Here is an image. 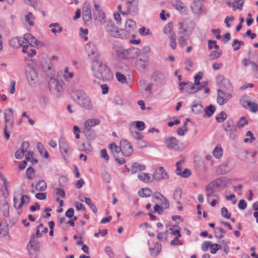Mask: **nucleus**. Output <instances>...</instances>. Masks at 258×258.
<instances>
[{
	"mask_svg": "<svg viewBox=\"0 0 258 258\" xmlns=\"http://www.w3.org/2000/svg\"><path fill=\"white\" fill-rule=\"evenodd\" d=\"M92 71L94 76L103 81H109L113 78L110 69L102 61L95 59L92 61Z\"/></svg>",
	"mask_w": 258,
	"mask_h": 258,
	"instance_id": "f257e3e1",
	"label": "nucleus"
},
{
	"mask_svg": "<svg viewBox=\"0 0 258 258\" xmlns=\"http://www.w3.org/2000/svg\"><path fill=\"white\" fill-rule=\"evenodd\" d=\"M179 30L177 32V40L180 46L184 47L186 41L192 34L194 28L189 26L186 23L179 22L178 23Z\"/></svg>",
	"mask_w": 258,
	"mask_h": 258,
	"instance_id": "f03ea898",
	"label": "nucleus"
},
{
	"mask_svg": "<svg viewBox=\"0 0 258 258\" xmlns=\"http://www.w3.org/2000/svg\"><path fill=\"white\" fill-rule=\"evenodd\" d=\"M71 96L74 100L82 107L86 109H91L92 108V103L90 98L82 90L73 91L71 93Z\"/></svg>",
	"mask_w": 258,
	"mask_h": 258,
	"instance_id": "7ed1b4c3",
	"label": "nucleus"
},
{
	"mask_svg": "<svg viewBox=\"0 0 258 258\" xmlns=\"http://www.w3.org/2000/svg\"><path fill=\"white\" fill-rule=\"evenodd\" d=\"M108 34L112 37L121 39L126 38L127 32L123 29L118 30V28L112 22H108L105 27Z\"/></svg>",
	"mask_w": 258,
	"mask_h": 258,
	"instance_id": "20e7f679",
	"label": "nucleus"
},
{
	"mask_svg": "<svg viewBox=\"0 0 258 258\" xmlns=\"http://www.w3.org/2000/svg\"><path fill=\"white\" fill-rule=\"evenodd\" d=\"M39 242L35 239L34 234L31 236L30 240L27 244L29 255L32 257H36V252L39 250Z\"/></svg>",
	"mask_w": 258,
	"mask_h": 258,
	"instance_id": "39448f33",
	"label": "nucleus"
},
{
	"mask_svg": "<svg viewBox=\"0 0 258 258\" xmlns=\"http://www.w3.org/2000/svg\"><path fill=\"white\" fill-rule=\"evenodd\" d=\"M164 143L169 149L179 151L182 149V144L174 137H169L165 139Z\"/></svg>",
	"mask_w": 258,
	"mask_h": 258,
	"instance_id": "423d86ee",
	"label": "nucleus"
},
{
	"mask_svg": "<svg viewBox=\"0 0 258 258\" xmlns=\"http://www.w3.org/2000/svg\"><path fill=\"white\" fill-rule=\"evenodd\" d=\"M47 69L49 71V73H48L47 70H44L45 74L48 76H50V80L48 83V87L49 88V90H56L58 87V81L56 79L53 78L54 76V73L53 69L51 68L50 66H48Z\"/></svg>",
	"mask_w": 258,
	"mask_h": 258,
	"instance_id": "0eeeda50",
	"label": "nucleus"
},
{
	"mask_svg": "<svg viewBox=\"0 0 258 258\" xmlns=\"http://www.w3.org/2000/svg\"><path fill=\"white\" fill-rule=\"evenodd\" d=\"M82 10V17L84 23L87 25L90 24L92 22L91 10L88 3L84 4Z\"/></svg>",
	"mask_w": 258,
	"mask_h": 258,
	"instance_id": "6e6552de",
	"label": "nucleus"
},
{
	"mask_svg": "<svg viewBox=\"0 0 258 258\" xmlns=\"http://www.w3.org/2000/svg\"><path fill=\"white\" fill-rule=\"evenodd\" d=\"M224 129L230 138L233 140L237 139L236 128L233 124L232 121L228 120L226 123Z\"/></svg>",
	"mask_w": 258,
	"mask_h": 258,
	"instance_id": "1a4fd4ad",
	"label": "nucleus"
},
{
	"mask_svg": "<svg viewBox=\"0 0 258 258\" xmlns=\"http://www.w3.org/2000/svg\"><path fill=\"white\" fill-rule=\"evenodd\" d=\"M4 117L5 125L9 126V128L12 129L14 122L13 110L12 108L5 109L4 111Z\"/></svg>",
	"mask_w": 258,
	"mask_h": 258,
	"instance_id": "9d476101",
	"label": "nucleus"
},
{
	"mask_svg": "<svg viewBox=\"0 0 258 258\" xmlns=\"http://www.w3.org/2000/svg\"><path fill=\"white\" fill-rule=\"evenodd\" d=\"M122 154L126 157L130 156L133 152V148L130 143L126 140H122L120 142Z\"/></svg>",
	"mask_w": 258,
	"mask_h": 258,
	"instance_id": "9b49d317",
	"label": "nucleus"
},
{
	"mask_svg": "<svg viewBox=\"0 0 258 258\" xmlns=\"http://www.w3.org/2000/svg\"><path fill=\"white\" fill-rule=\"evenodd\" d=\"M232 97L231 93H226L222 90H218L217 102L220 105L227 103Z\"/></svg>",
	"mask_w": 258,
	"mask_h": 258,
	"instance_id": "f8f14e48",
	"label": "nucleus"
},
{
	"mask_svg": "<svg viewBox=\"0 0 258 258\" xmlns=\"http://www.w3.org/2000/svg\"><path fill=\"white\" fill-rule=\"evenodd\" d=\"M59 146L63 158L67 160L69 157V145L64 137H60L59 141Z\"/></svg>",
	"mask_w": 258,
	"mask_h": 258,
	"instance_id": "ddd939ff",
	"label": "nucleus"
},
{
	"mask_svg": "<svg viewBox=\"0 0 258 258\" xmlns=\"http://www.w3.org/2000/svg\"><path fill=\"white\" fill-rule=\"evenodd\" d=\"M216 80L217 85L220 87L229 89L232 88V85L230 81L222 75L218 76L216 78Z\"/></svg>",
	"mask_w": 258,
	"mask_h": 258,
	"instance_id": "4468645a",
	"label": "nucleus"
},
{
	"mask_svg": "<svg viewBox=\"0 0 258 258\" xmlns=\"http://www.w3.org/2000/svg\"><path fill=\"white\" fill-rule=\"evenodd\" d=\"M151 78L157 85H163L165 83V75L159 71L154 72L151 75Z\"/></svg>",
	"mask_w": 258,
	"mask_h": 258,
	"instance_id": "2eb2a0df",
	"label": "nucleus"
},
{
	"mask_svg": "<svg viewBox=\"0 0 258 258\" xmlns=\"http://www.w3.org/2000/svg\"><path fill=\"white\" fill-rule=\"evenodd\" d=\"M85 50L89 56L97 58L98 56L97 49L94 43H89L85 46Z\"/></svg>",
	"mask_w": 258,
	"mask_h": 258,
	"instance_id": "dca6fc26",
	"label": "nucleus"
},
{
	"mask_svg": "<svg viewBox=\"0 0 258 258\" xmlns=\"http://www.w3.org/2000/svg\"><path fill=\"white\" fill-rule=\"evenodd\" d=\"M167 172L163 167H159L155 172L153 178L156 180H160L162 179H166L168 178Z\"/></svg>",
	"mask_w": 258,
	"mask_h": 258,
	"instance_id": "f3484780",
	"label": "nucleus"
},
{
	"mask_svg": "<svg viewBox=\"0 0 258 258\" xmlns=\"http://www.w3.org/2000/svg\"><path fill=\"white\" fill-rule=\"evenodd\" d=\"M140 49L137 47H131L126 49V59L135 58L140 54Z\"/></svg>",
	"mask_w": 258,
	"mask_h": 258,
	"instance_id": "a211bd4d",
	"label": "nucleus"
},
{
	"mask_svg": "<svg viewBox=\"0 0 258 258\" xmlns=\"http://www.w3.org/2000/svg\"><path fill=\"white\" fill-rule=\"evenodd\" d=\"M138 1H134L130 4H126V7L128 13L133 15H136L138 11Z\"/></svg>",
	"mask_w": 258,
	"mask_h": 258,
	"instance_id": "6ab92c4d",
	"label": "nucleus"
},
{
	"mask_svg": "<svg viewBox=\"0 0 258 258\" xmlns=\"http://www.w3.org/2000/svg\"><path fill=\"white\" fill-rule=\"evenodd\" d=\"M215 188H216V187L215 186V185H214V184H213L212 182H211L206 186V197L208 201L209 200V198L211 196H214L216 198H218V196L217 195L214 194V192H215Z\"/></svg>",
	"mask_w": 258,
	"mask_h": 258,
	"instance_id": "aec40b11",
	"label": "nucleus"
},
{
	"mask_svg": "<svg viewBox=\"0 0 258 258\" xmlns=\"http://www.w3.org/2000/svg\"><path fill=\"white\" fill-rule=\"evenodd\" d=\"M213 184L215 185L217 189L222 186H226L228 183V180L225 177H220L212 181Z\"/></svg>",
	"mask_w": 258,
	"mask_h": 258,
	"instance_id": "412c9836",
	"label": "nucleus"
},
{
	"mask_svg": "<svg viewBox=\"0 0 258 258\" xmlns=\"http://www.w3.org/2000/svg\"><path fill=\"white\" fill-rule=\"evenodd\" d=\"M24 39L31 46H37V39L30 33H26L24 35Z\"/></svg>",
	"mask_w": 258,
	"mask_h": 258,
	"instance_id": "4be33fe9",
	"label": "nucleus"
},
{
	"mask_svg": "<svg viewBox=\"0 0 258 258\" xmlns=\"http://www.w3.org/2000/svg\"><path fill=\"white\" fill-rule=\"evenodd\" d=\"M202 3L201 0L193 2L190 6L191 9L194 13H199L202 8Z\"/></svg>",
	"mask_w": 258,
	"mask_h": 258,
	"instance_id": "5701e85b",
	"label": "nucleus"
},
{
	"mask_svg": "<svg viewBox=\"0 0 258 258\" xmlns=\"http://www.w3.org/2000/svg\"><path fill=\"white\" fill-rule=\"evenodd\" d=\"M145 168L146 167L145 165L140 164L138 162H135L132 164L131 168V173L132 174H135L139 171L144 170Z\"/></svg>",
	"mask_w": 258,
	"mask_h": 258,
	"instance_id": "b1692460",
	"label": "nucleus"
},
{
	"mask_svg": "<svg viewBox=\"0 0 258 258\" xmlns=\"http://www.w3.org/2000/svg\"><path fill=\"white\" fill-rule=\"evenodd\" d=\"M100 121L97 118L88 119L85 122V128L91 129L92 127L100 123Z\"/></svg>",
	"mask_w": 258,
	"mask_h": 258,
	"instance_id": "393cba45",
	"label": "nucleus"
},
{
	"mask_svg": "<svg viewBox=\"0 0 258 258\" xmlns=\"http://www.w3.org/2000/svg\"><path fill=\"white\" fill-rule=\"evenodd\" d=\"M196 85H195V83L193 84L192 82H189L188 85L185 88V92L189 94H194L200 90L201 88H198Z\"/></svg>",
	"mask_w": 258,
	"mask_h": 258,
	"instance_id": "a878e982",
	"label": "nucleus"
},
{
	"mask_svg": "<svg viewBox=\"0 0 258 258\" xmlns=\"http://www.w3.org/2000/svg\"><path fill=\"white\" fill-rule=\"evenodd\" d=\"M216 110L215 107L211 104L205 109V113L203 115L204 117H210Z\"/></svg>",
	"mask_w": 258,
	"mask_h": 258,
	"instance_id": "bb28decb",
	"label": "nucleus"
},
{
	"mask_svg": "<svg viewBox=\"0 0 258 258\" xmlns=\"http://www.w3.org/2000/svg\"><path fill=\"white\" fill-rule=\"evenodd\" d=\"M162 246L161 244L157 243L155 244L154 247L150 248V254L152 256L157 255L161 250Z\"/></svg>",
	"mask_w": 258,
	"mask_h": 258,
	"instance_id": "cd10ccee",
	"label": "nucleus"
},
{
	"mask_svg": "<svg viewBox=\"0 0 258 258\" xmlns=\"http://www.w3.org/2000/svg\"><path fill=\"white\" fill-rule=\"evenodd\" d=\"M174 7L181 13H186L187 11V7L180 1H176Z\"/></svg>",
	"mask_w": 258,
	"mask_h": 258,
	"instance_id": "c85d7f7f",
	"label": "nucleus"
},
{
	"mask_svg": "<svg viewBox=\"0 0 258 258\" xmlns=\"http://www.w3.org/2000/svg\"><path fill=\"white\" fill-rule=\"evenodd\" d=\"M83 133L86 138L89 140H93L95 137V133L92 129L85 128Z\"/></svg>",
	"mask_w": 258,
	"mask_h": 258,
	"instance_id": "c756f323",
	"label": "nucleus"
},
{
	"mask_svg": "<svg viewBox=\"0 0 258 258\" xmlns=\"http://www.w3.org/2000/svg\"><path fill=\"white\" fill-rule=\"evenodd\" d=\"M152 194V191L149 188H144L140 189L138 194L141 197H149Z\"/></svg>",
	"mask_w": 258,
	"mask_h": 258,
	"instance_id": "7c9ffc66",
	"label": "nucleus"
},
{
	"mask_svg": "<svg viewBox=\"0 0 258 258\" xmlns=\"http://www.w3.org/2000/svg\"><path fill=\"white\" fill-rule=\"evenodd\" d=\"M21 37H14L10 40V45L14 48H19L21 46Z\"/></svg>",
	"mask_w": 258,
	"mask_h": 258,
	"instance_id": "2f4dec72",
	"label": "nucleus"
},
{
	"mask_svg": "<svg viewBox=\"0 0 258 258\" xmlns=\"http://www.w3.org/2000/svg\"><path fill=\"white\" fill-rule=\"evenodd\" d=\"M115 52L118 57L122 59H126V49L122 47H118Z\"/></svg>",
	"mask_w": 258,
	"mask_h": 258,
	"instance_id": "473e14b6",
	"label": "nucleus"
},
{
	"mask_svg": "<svg viewBox=\"0 0 258 258\" xmlns=\"http://www.w3.org/2000/svg\"><path fill=\"white\" fill-rule=\"evenodd\" d=\"M109 149L111 150L113 156H114V154L118 155V154L121 151V146H118L114 143H112L109 145Z\"/></svg>",
	"mask_w": 258,
	"mask_h": 258,
	"instance_id": "72a5a7b5",
	"label": "nucleus"
},
{
	"mask_svg": "<svg viewBox=\"0 0 258 258\" xmlns=\"http://www.w3.org/2000/svg\"><path fill=\"white\" fill-rule=\"evenodd\" d=\"M30 198L27 195H23L21 198L20 204L18 206L17 209H22L23 205L30 202Z\"/></svg>",
	"mask_w": 258,
	"mask_h": 258,
	"instance_id": "f704fd0d",
	"label": "nucleus"
},
{
	"mask_svg": "<svg viewBox=\"0 0 258 258\" xmlns=\"http://www.w3.org/2000/svg\"><path fill=\"white\" fill-rule=\"evenodd\" d=\"M47 187L46 182L43 180H40L38 181L36 185V188L37 190L40 191H44Z\"/></svg>",
	"mask_w": 258,
	"mask_h": 258,
	"instance_id": "c9c22d12",
	"label": "nucleus"
},
{
	"mask_svg": "<svg viewBox=\"0 0 258 258\" xmlns=\"http://www.w3.org/2000/svg\"><path fill=\"white\" fill-rule=\"evenodd\" d=\"M240 102L241 105L244 108H248V106H249L250 104V100L249 99V97L246 95H244L242 96L240 98Z\"/></svg>",
	"mask_w": 258,
	"mask_h": 258,
	"instance_id": "e433bc0d",
	"label": "nucleus"
},
{
	"mask_svg": "<svg viewBox=\"0 0 258 258\" xmlns=\"http://www.w3.org/2000/svg\"><path fill=\"white\" fill-rule=\"evenodd\" d=\"M138 178L142 181L145 182H149L151 181V177L149 173H141L138 176Z\"/></svg>",
	"mask_w": 258,
	"mask_h": 258,
	"instance_id": "4c0bfd02",
	"label": "nucleus"
},
{
	"mask_svg": "<svg viewBox=\"0 0 258 258\" xmlns=\"http://www.w3.org/2000/svg\"><path fill=\"white\" fill-rule=\"evenodd\" d=\"M243 0H235L233 2V10L235 11L236 9L241 10L243 5Z\"/></svg>",
	"mask_w": 258,
	"mask_h": 258,
	"instance_id": "58836bf2",
	"label": "nucleus"
},
{
	"mask_svg": "<svg viewBox=\"0 0 258 258\" xmlns=\"http://www.w3.org/2000/svg\"><path fill=\"white\" fill-rule=\"evenodd\" d=\"M9 208L10 207L8 203H5L2 205L1 210L5 217H8L10 215Z\"/></svg>",
	"mask_w": 258,
	"mask_h": 258,
	"instance_id": "ea45409f",
	"label": "nucleus"
},
{
	"mask_svg": "<svg viewBox=\"0 0 258 258\" xmlns=\"http://www.w3.org/2000/svg\"><path fill=\"white\" fill-rule=\"evenodd\" d=\"M84 201L87 205H88L90 206V208L91 209V210L94 213H96L97 212V208L96 207V205L92 203L90 198L85 197Z\"/></svg>",
	"mask_w": 258,
	"mask_h": 258,
	"instance_id": "a19ab883",
	"label": "nucleus"
},
{
	"mask_svg": "<svg viewBox=\"0 0 258 258\" xmlns=\"http://www.w3.org/2000/svg\"><path fill=\"white\" fill-rule=\"evenodd\" d=\"M191 109L195 113L197 114H200L203 112V106L200 104H196L192 106Z\"/></svg>",
	"mask_w": 258,
	"mask_h": 258,
	"instance_id": "79ce46f5",
	"label": "nucleus"
},
{
	"mask_svg": "<svg viewBox=\"0 0 258 258\" xmlns=\"http://www.w3.org/2000/svg\"><path fill=\"white\" fill-rule=\"evenodd\" d=\"M169 230L171 231V234L175 235V237H180L181 235L179 233L180 227L177 225H174L169 228Z\"/></svg>",
	"mask_w": 258,
	"mask_h": 258,
	"instance_id": "37998d69",
	"label": "nucleus"
},
{
	"mask_svg": "<svg viewBox=\"0 0 258 258\" xmlns=\"http://www.w3.org/2000/svg\"><path fill=\"white\" fill-rule=\"evenodd\" d=\"M34 19L35 17L31 12L28 13V14L25 16L26 21L28 22L29 25L31 26H32L34 25V22L33 21V20Z\"/></svg>",
	"mask_w": 258,
	"mask_h": 258,
	"instance_id": "c03bdc74",
	"label": "nucleus"
},
{
	"mask_svg": "<svg viewBox=\"0 0 258 258\" xmlns=\"http://www.w3.org/2000/svg\"><path fill=\"white\" fill-rule=\"evenodd\" d=\"M244 45V42L239 41L238 39H234L232 42V46L233 47V50L236 51L240 48L241 45Z\"/></svg>",
	"mask_w": 258,
	"mask_h": 258,
	"instance_id": "a18cd8bd",
	"label": "nucleus"
},
{
	"mask_svg": "<svg viewBox=\"0 0 258 258\" xmlns=\"http://www.w3.org/2000/svg\"><path fill=\"white\" fill-rule=\"evenodd\" d=\"M213 155L217 158H220L223 154V150L221 147L216 146L213 152Z\"/></svg>",
	"mask_w": 258,
	"mask_h": 258,
	"instance_id": "49530a36",
	"label": "nucleus"
},
{
	"mask_svg": "<svg viewBox=\"0 0 258 258\" xmlns=\"http://www.w3.org/2000/svg\"><path fill=\"white\" fill-rule=\"evenodd\" d=\"M147 62H144L143 61H140V60H136V68L140 71H142L144 70L146 68V63Z\"/></svg>",
	"mask_w": 258,
	"mask_h": 258,
	"instance_id": "de8ad7c7",
	"label": "nucleus"
},
{
	"mask_svg": "<svg viewBox=\"0 0 258 258\" xmlns=\"http://www.w3.org/2000/svg\"><path fill=\"white\" fill-rule=\"evenodd\" d=\"M6 182H7V184L5 183V182H4V184L2 185L1 190L2 192H3V196L6 197L7 196L9 195V190L8 187L9 186V182L8 180L6 181Z\"/></svg>",
	"mask_w": 258,
	"mask_h": 258,
	"instance_id": "09e8293b",
	"label": "nucleus"
},
{
	"mask_svg": "<svg viewBox=\"0 0 258 258\" xmlns=\"http://www.w3.org/2000/svg\"><path fill=\"white\" fill-rule=\"evenodd\" d=\"M226 113L222 111L216 117V120L219 122H222L226 119Z\"/></svg>",
	"mask_w": 258,
	"mask_h": 258,
	"instance_id": "8fccbe9b",
	"label": "nucleus"
},
{
	"mask_svg": "<svg viewBox=\"0 0 258 258\" xmlns=\"http://www.w3.org/2000/svg\"><path fill=\"white\" fill-rule=\"evenodd\" d=\"M222 55V51H213L209 55L210 59L213 60L219 58Z\"/></svg>",
	"mask_w": 258,
	"mask_h": 258,
	"instance_id": "3c124183",
	"label": "nucleus"
},
{
	"mask_svg": "<svg viewBox=\"0 0 258 258\" xmlns=\"http://www.w3.org/2000/svg\"><path fill=\"white\" fill-rule=\"evenodd\" d=\"M34 170L31 167H28L26 170V176L29 179H32L34 175Z\"/></svg>",
	"mask_w": 258,
	"mask_h": 258,
	"instance_id": "603ef678",
	"label": "nucleus"
},
{
	"mask_svg": "<svg viewBox=\"0 0 258 258\" xmlns=\"http://www.w3.org/2000/svg\"><path fill=\"white\" fill-rule=\"evenodd\" d=\"M169 43L170 47L173 49H175L176 47V36L175 34H173L170 37Z\"/></svg>",
	"mask_w": 258,
	"mask_h": 258,
	"instance_id": "864d4df0",
	"label": "nucleus"
},
{
	"mask_svg": "<svg viewBox=\"0 0 258 258\" xmlns=\"http://www.w3.org/2000/svg\"><path fill=\"white\" fill-rule=\"evenodd\" d=\"M222 248L221 245L217 243L212 244L210 246L211 252L212 253H215L217 250Z\"/></svg>",
	"mask_w": 258,
	"mask_h": 258,
	"instance_id": "5fc2aeb1",
	"label": "nucleus"
},
{
	"mask_svg": "<svg viewBox=\"0 0 258 258\" xmlns=\"http://www.w3.org/2000/svg\"><path fill=\"white\" fill-rule=\"evenodd\" d=\"M216 229L220 232V234L218 235L217 233V232L215 231V237L219 239L222 238L224 236V235L226 234V231L222 228L221 227H217Z\"/></svg>",
	"mask_w": 258,
	"mask_h": 258,
	"instance_id": "6e6d98bb",
	"label": "nucleus"
},
{
	"mask_svg": "<svg viewBox=\"0 0 258 258\" xmlns=\"http://www.w3.org/2000/svg\"><path fill=\"white\" fill-rule=\"evenodd\" d=\"M208 47L210 49H212L213 47L216 49H219V45L216 44V41L212 40H209L208 41Z\"/></svg>",
	"mask_w": 258,
	"mask_h": 258,
	"instance_id": "4d7b16f0",
	"label": "nucleus"
},
{
	"mask_svg": "<svg viewBox=\"0 0 258 258\" xmlns=\"http://www.w3.org/2000/svg\"><path fill=\"white\" fill-rule=\"evenodd\" d=\"M116 77L117 79V80L121 83H124L126 82V77L121 74L120 73H116Z\"/></svg>",
	"mask_w": 258,
	"mask_h": 258,
	"instance_id": "13d9d810",
	"label": "nucleus"
},
{
	"mask_svg": "<svg viewBox=\"0 0 258 258\" xmlns=\"http://www.w3.org/2000/svg\"><path fill=\"white\" fill-rule=\"evenodd\" d=\"M182 192L180 188H176L173 194L174 198L176 200H179L181 197Z\"/></svg>",
	"mask_w": 258,
	"mask_h": 258,
	"instance_id": "bf43d9fd",
	"label": "nucleus"
},
{
	"mask_svg": "<svg viewBox=\"0 0 258 258\" xmlns=\"http://www.w3.org/2000/svg\"><path fill=\"white\" fill-rule=\"evenodd\" d=\"M221 215L223 217H225L227 219L230 218L231 214L228 213V211L226 208H225V207L222 208L221 210Z\"/></svg>",
	"mask_w": 258,
	"mask_h": 258,
	"instance_id": "052dcab7",
	"label": "nucleus"
},
{
	"mask_svg": "<svg viewBox=\"0 0 258 258\" xmlns=\"http://www.w3.org/2000/svg\"><path fill=\"white\" fill-rule=\"evenodd\" d=\"M26 152V151H23L21 149H20L15 153V157L18 159H22L24 155V153Z\"/></svg>",
	"mask_w": 258,
	"mask_h": 258,
	"instance_id": "680f3d73",
	"label": "nucleus"
},
{
	"mask_svg": "<svg viewBox=\"0 0 258 258\" xmlns=\"http://www.w3.org/2000/svg\"><path fill=\"white\" fill-rule=\"evenodd\" d=\"M133 136L137 140L140 141L143 138L142 134L136 131H132L130 130Z\"/></svg>",
	"mask_w": 258,
	"mask_h": 258,
	"instance_id": "e2e57ef3",
	"label": "nucleus"
},
{
	"mask_svg": "<svg viewBox=\"0 0 258 258\" xmlns=\"http://www.w3.org/2000/svg\"><path fill=\"white\" fill-rule=\"evenodd\" d=\"M203 73L201 72H198L194 77L195 85L200 84V80L202 78Z\"/></svg>",
	"mask_w": 258,
	"mask_h": 258,
	"instance_id": "0e129e2a",
	"label": "nucleus"
},
{
	"mask_svg": "<svg viewBox=\"0 0 258 258\" xmlns=\"http://www.w3.org/2000/svg\"><path fill=\"white\" fill-rule=\"evenodd\" d=\"M211 245L212 242L211 241H205L202 245V249L204 251H206L208 250V248L211 246Z\"/></svg>",
	"mask_w": 258,
	"mask_h": 258,
	"instance_id": "69168bd1",
	"label": "nucleus"
},
{
	"mask_svg": "<svg viewBox=\"0 0 258 258\" xmlns=\"http://www.w3.org/2000/svg\"><path fill=\"white\" fill-rule=\"evenodd\" d=\"M172 27H173L172 23H169L167 24H166L163 28L164 33L165 34H167V33H169L171 31V30L172 29Z\"/></svg>",
	"mask_w": 258,
	"mask_h": 258,
	"instance_id": "338daca9",
	"label": "nucleus"
},
{
	"mask_svg": "<svg viewBox=\"0 0 258 258\" xmlns=\"http://www.w3.org/2000/svg\"><path fill=\"white\" fill-rule=\"evenodd\" d=\"M250 111L256 112L257 111V104L254 102H250L249 106H248Z\"/></svg>",
	"mask_w": 258,
	"mask_h": 258,
	"instance_id": "774afa93",
	"label": "nucleus"
}]
</instances>
